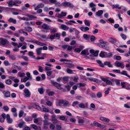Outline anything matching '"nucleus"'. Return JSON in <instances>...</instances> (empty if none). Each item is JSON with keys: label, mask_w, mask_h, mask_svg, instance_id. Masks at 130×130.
<instances>
[{"label": "nucleus", "mask_w": 130, "mask_h": 130, "mask_svg": "<svg viewBox=\"0 0 130 130\" xmlns=\"http://www.w3.org/2000/svg\"><path fill=\"white\" fill-rule=\"evenodd\" d=\"M116 84L117 85H119L120 84V80L118 79H116L115 80Z\"/></svg>", "instance_id": "nucleus-54"}, {"label": "nucleus", "mask_w": 130, "mask_h": 130, "mask_svg": "<svg viewBox=\"0 0 130 130\" xmlns=\"http://www.w3.org/2000/svg\"><path fill=\"white\" fill-rule=\"evenodd\" d=\"M0 41L1 44L2 45H5L6 44H8L9 43L7 39L3 38H0Z\"/></svg>", "instance_id": "nucleus-6"}, {"label": "nucleus", "mask_w": 130, "mask_h": 130, "mask_svg": "<svg viewBox=\"0 0 130 130\" xmlns=\"http://www.w3.org/2000/svg\"><path fill=\"white\" fill-rule=\"evenodd\" d=\"M52 71L51 70L48 71L46 72V74L47 76H50L52 74Z\"/></svg>", "instance_id": "nucleus-63"}, {"label": "nucleus", "mask_w": 130, "mask_h": 130, "mask_svg": "<svg viewBox=\"0 0 130 130\" xmlns=\"http://www.w3.org/2000/svg\"><path fill=\"white\" fill-rule=\"evenodd\" d=\"M73 70L70 69L69 68H67V72L70 74H72L73 73Z\"/></svg>", "instance_id": "nucleus-29"}, {"label": "nucleus", "mask_w": 130, "mask_h": 130, "mask_svg": "<svg viewBox=\"0 0 130 130\" xmlns=\"http://www.w3.org/2000/svg\"><path fill=\"white\" fill-rule=\"evenodd\" d=\"M86 84L84 83H79L77 84L78 87L79 88L81 87H84L86 85Z\"/></svg>", "instance_id": "nucleus-20"}, {"label": "nucleus", "mask_w": 130, "mask_h": 130, "mask_svg": "<svg viewBox=\"0 0 130 130\" xmlns=\"http://www.w3.org/2000/svg\"><path fill=\"white\" fill-rule=\"evenodd\" d=\"M60 37V34L58 33L55 34L54 35H52L50 36V38L51 40L54 39H59Z\"/></svg>", "instance_id": "nucleus-2"}, {"label": "nucleus", "mask_w": 130, "mask_h": 130, "mask_svg": "<svg viewBox=\"0 0 130 130\" xmlns=\"http://www.w3.org/2000/svg\"><path fill=\"white\" fill-rule=\"evenodd\" d=\"M61 28L62 29L65 30L67 28L68 29L69 28V27L68 26H66L65 25L62 24L61 26Z\"/></svg>", "instance_id": "nucleus-35"}, {"label": "nucleus", "mask_w": 130, "mask_h": 130, "mask_svg": "<svg viewBox=\"0 0 130 130\" xmlns=\"http://www.w3.org/2000/svg\"><path fill=\"white\" fill-rule=\"evenodd\" d=\"M95 39V37L93 35L92 36L90 37V40L92 42L94 41Z\"/></svg>", "instance_id": "nucleus-61"}, {"label": "nucleus", "mask_w": 130, "mask_h": 130, "mask_svg": "<svg viewBox=\"0 0 130 130\" xmlns=\"http://www.w3.org/2000/svg\"><path fill=\"white\" fill-rule=\"evenodd\" d=\"M42 27L46 30H50L51 29L50 26L45 23H44L42 25Z\"/></svg>", "instance_id": "nucleus-8"}, {"label": "nucleus", "mask_w": 130, "mask_h": 130, "mask_svg": "<svg viewBox=\"0 0 130 130\" xmlns=\"http://www.w3.org/2000/svg\"><path fill=\"white\" fill-rule=\"evenodd\" d=\"M25 94L24 95L26 97H30L31 93L29 90L26 88H25L23 91Z\"/></svg>", "instance_id": "nucleus-5"}, {"label": "nucleus", "mask_w": 130, "mask_h": 130, "mask_svg": "<svg viewBox=\"0 0 130 130\" xmlns=\"http://www.w3.org/2000/svg\"><path fill=\"white\" fill-rule=\"evenodd\" d=\"M18 74L19 75V76L20 77H22L25 75V74L24 73H21L20 72L18 73Z\"/></svg>", "instance_id": "nucleus-41"}, {"label": "nucleus", "mask_w": 130, "mask_h": 130, "mask_svg": "<svg viewBox=\"0 0 130 130\" xmlns=\"http://www.w3.org/2000/svg\"><path fill=\"white\" fill-rule=\"evenodd\" d=\"M68 104L69 102L68 101H66L65 102L64 101L63 105L64 107H67L68 106Z\"/></svg>", "instance_id": "nucleus-60"}, {"label": "nucleus", "mask_w": 130, "mask_h": 130, "mask_svg": "<svg viewBox=\"0 0 130 130\" xmlns=\"http://www.w3.org/2000/svg\"><path fill=\"white\" fill-rule=\"evenodd\" d=\"M25 119L27 122L31 121L32 120V118L30 117L29 116H27L25 117Z\"/></svg>", "instance_id": "nucleus-25"}, {"label": "nucleus", "mask_w": 130, "mask_h": 130, "mask_svg": "<svg viewBox=\"0 0 130 130\" xmlns=\"http://www.w3.org/2000/svg\"><path fill=\"white\" fill-rule=\"evenodd\" d=\"M26 75L29 79H32V77L30 76V74L28 72L26 73Z\"/></svg>", "instance_id": "nucleus-59"}, {"label": "nucleus", "mask_w": 130, "mask_h": 130, "mask_svg": "<svg viewBox=\"0 0 130 130\" xmlns=\"http://www.w3.org/2000/svg\"><path fill=\"white\" fill-rule=\"evenodd\" d=\"M89 80L91 81H93L94 82H96L98 81V79L96 78H89Z\"/></svg>", "instance_id": "nucleus-44"}, {"label": "nucleus", "mask_w": 130, "mask_h": 130, "mask_svg": "<svg viewBox=\"0 0 130 130\" xmlns=\"http://www.w3.org/2000/svg\"><path fill=\"white\" fill-rule=\"evenodd\" d=\"M80 29L82 31L85 32L89 30V28L87 27H82L80 28Z\"/></svg>", "instance_id": "nucleus-16"}, {"label": "nucleus", "mask_w": 130, "mask_h": 130, "mask_svg": "<svg viewBox=\"0 0 130 130\" xmlns=\"http://www.w3.org/2000/svg\"><path fill=\"white\" fill-rule=\"evenodd\" d=\"M120 73L123 75H125L128 77L129 75L127 73V71H123L122 72H120Z\"/></svg>", "instance_id": "nucleus-33"}, {"label": "nucleus", "mask_w": 130, "mask_h": 130, "mask_svg": "<svg viewBox=\"0 0 130 130\" xmlns=\"http://www.w3.org/2000/svg\"><path fill=\"white\" fill-rule=\"evenodd\" d=\"M103 52H101L99 55L100 56L102 57H105L106 53H105L104 52V53H103Z\"/></svg>", "instance_id": "nucleus-42"}, {"label": "nucleus", "mask_w": 130, "mask_h": 130, "mask_svg": "<svg viewBox=\"0 0 130 130\" xmlns=\"http://www.w3.org/2000/svg\"><path fill=\"white\" fill-rule=\"evenodd\" d=\"M9 57L10 58L13 60L15 59L16 58V57L14 55L12 54L10 55Z\"/></svg>", "instance_id": "nucleus-39"}, {"label": "nucleus", "mask_w": 130, "mask_h": 130, "mask_svg": "<svg viewBox=\"0 0 130 130\" xmlns=\"http://www.w3.org/2000/svg\"><path fill=\"white\" fill-rule=\"evenodd\" d=\"M84 120L82 119H78V123L80 124H82L84 122Z\"/></svg>", "instance_id": "nucleus-46"}, {"label": "nucleus", "mask_w": 130, "mask_h": 130, "mask_svg": "<svg viewBox=\"0 0 130 130\" xmlns=\"http://www.w3.org/2000/svg\"><path fill=\"white\" fill-rule=\"evenodd\" d=\"M100 43H98V45L100 47H101L102 48L105 49L107 50H109V47L106 45V44L107 43L105 41H102V40H100Z\"/></svg>", "instance_id": "nucleus-1"}, {"label": "nucleus", "mask_w": 130, "mask_h": 130, "mask_svg": "<svg viewBox=\"0 0 130 130\" xmlns=\"http://www.w3.org/2000/svg\"><path fill=\"white\" fill-rule=\"evenodd\" d=\"M5 96L6 97H9L10 96V93L9 92L7 91L5 94Z\"/></svg>", "instance_id": "nucleus-28"}, {"label": "nucleus", "mask_w": 130, "mask_h": 130, "mask_svg": "<svg viewBox=\"0 0 130 130\" xmlns=\"http://www.w3.org/2000/svg\"><path fill=\"white\" fill-rule=\"evenodd\" d=\"M38 91L40 94H42L44 93V91L43 87H42L41 88L38 89Z\"/></svg>", "instance_id": "nucleus-19"}, {"label": "nucleus", "mask_w": 130, "mask_h": 130, "mask_svg": "<svg viewBox=\"0 0 130 130\" xmlns=\"http://www.w3.org/2000/svg\"><path fill=\"white\" fill-rule=\"evenodd\" d=\"M34 108L39 110H40L41 109V108L40 106L36 105H34Z\"/></svg>", "instance_id": "nucleus-40"}, {"label": "nucleus", "mask_w": 130, "mask_h": 130, "mask_svg": "<svg viewBox=\"0 0 130 130\" xmlns=\"http://www.w3.org/2000/svg\"><path fill=\"white\" fill-rule=\"evenodd\" d=\"M121 37L124 40H125L126 39V35L124 34H121Z\"/></svg>", "instance_id": "nucleus-49"}, {"label": "nucleus", "mask_w": 130, "mask_h": 130, "mask_svg": "<svg viewBox=\"0 0 130 130\" xmlns=\"http://www.w3.org/2000/svg\"><path fill=\"white\" fill-rule=\"evenodd\" d=\"M67 14V12H62L60 14H58L57 17L58 18H61L63 17L66 16Z\"/></svg>", "instance_id": "nucleus-13"}, {"label": "nucleus", "mask_w": 130, "mask_h": 130, "mask_svg": "<svg viewBox=\"0 0 130 130\" xmlns=\"http://www.w3.org/2000/svg\"><path fill=\"white\" fill-rule=\"evenodd\" d=\"M84 23L86 25L89 26L90 25L89 21L85 20Z\"/></svg>", "instance_id": "nucleus-31"}, {"label": "nucleus", "mask_w": 130, "mask_h": 130, "mask_svg": "<svg viewBox=\"0 0 130 130\" xmlns=\"http://www.w3.org/2000/svg\"><path fill=\"white\" fill-rule=\"evenodd\" d=\"M65 87L67 89V90L68 91H69L70 90L71 87L69 85H68L67 86H65Z\"/></svg>", "instance_id": "nucleus-64"}, {"label": "nucleus", "mask_w": 130, "mask_h": 130, "mask_svg": "<svg viewBox=\"0 0 130 130\" xmlns=\"http://www.w3.org/2000/svg\"><path fill=\"white\" fill-rule=\"evenodd\" d=\"M42 50V48L40 47V48H38L36 50V52L37 54L38 55H39L41 54V51Z\"/></svg>", "instance_id": "nucleus-18"}, {"label": "nucleus", "mask_w": 130, "mask_h": 130, "mask_svg": "<svg viewBox=\"0 0 130 130\" xmlns=\"http://www.w3.org/2000/svg\"><path fill=\"white\" fill-rule=\"evenodd\" d=\"M79 103L78 101H74L72 105L73 106H75L76 105L78 104Z\"/></svg>", "instance_id": "nucleus-53"}, {"label": "nucleus", "mask_w": 130, "mask_h": 130, "mask_svg": "<svg viewBox=\"0 0 130 130\" xmlns=\"http://www.w3.org/2000/svg\"><path fill=\"white\" fill-rule=\"evenodd\" d=\"M81 54L83 55H88L89 54L87 49L82 50L81 53Z\"/></svg>", "instance_id": "nucleus-10"}, {"label": "nucleus", "mask_w": 130, "mask_h": 130, "mask_svg": "<svg viewBox=\"0 0 130 130\" xmlns=\"http://www.w3.org/2000/svg\"><path fill=\"white\" fill-rule=\"evenodd\" d=\"M103 10H99L95 13V15L98 17H100L103 14Z\"/></svg>", "instance_id": "nucleus-14"}, {"label": "nucleus", "mask_w": 130, "mask_h": 130, "mask_svg": "<svg viewBox=\"0 0 130 130\" xmlns=\"http://www.w3.org/2000/svg\"><path fill=\"white\" fill-rule=\"evenodd\" d=\"M62 5L64 6L70 8L74 7L73 5L70 2H65L62 3Z\"/></svg>", "instance_id": "nucleus-4"}, {"label": "nucleus", "mask_w": 130, "mask_h": 130, "mask_svg": "<svg viewBox=\"0 0 130 130\" xmlns=\"http://www.w3.org/2000/svg\"><path fill=\"white\" fill-rule=\"evenodd\" d=\"M43 111L42 112H49V110L47 108L45 107L43 108L42 109Z\"/></svg>", "instance_id": "nucleus-38"}, {"label": "nucleus", "mask_w": 130, "mask_h": 130, "mask_svg": "<svg viewBox=\"0 0 130 130\" xmlns=\"http://www.w3.org/2000/svg\"><path fill=\"white\" fill-rule=\"evenodd\" d=\"M59 61L61 62H71V63H72V62L71 61L65 59H60L59 60Z\"/></svg>", "instance_id": "nucleus-27"}, {"label": "nucleus", "mask_w": 130, "mask_h": 130, "mask_svg": "<svg viewBox=\"0 0 130 130\" xmlns=\"http://www.w3.org/2000/svg\"><path fill=\"white\" fill-rule=\"evenodd\" d=\"M79 78L77 76H76L74 77L73 81L75 82H77L78 80V79Z\"/></svg>", "instance_id": "nucleus-58"}, {"label": "nucleus", "mask_w": 130, "mask_h": 130, "mask_svg": "<svg viewBox=\"0 0 130 130\" xmlns=\"http://www.w3.org/2000/svg\"><path fill=\"white\" fill-rule=\"evenodd\" d=\"M39 70L40 72H42L43 71V68L41 67V66H39Z\"/></svg>", "instance_id": "nucleus-57"}, {"label": "nucleus", "mask_w": 130, "mask_h": 130, "mask_svg": "<svg viewBox=\"0 0 130 130\" xmlns=\"http://www.w3.org/2000/svg\"><path fill=\"white\" fill-rule=\"evenodd\" d=\"M83 37L84 38L86 39H88L90 37V35L84 34L83 35Z\"/></svg>", "instance_id": "nucleus-36"}, {"label": "nucleus", "mask_w": 130, "mask_h": 130, "mask_svg": "<svg viewBox=\"0 0 130 130\" xmlns=\"http://www.w3.org/2000/svg\"><path fill=\"white\" fill-rule=\"evenodd\" d=\"M43 122L44 125H48L50 124V123L48 122V120H44Z\"/></svg>", "instance_id": "nucleus-51"}, {"label": "nucleus", "mask_w": 130, "mask_h": 130, "mask_svg": "<svg viewBox=\"0 0 130 130\" xmlns=\"http://www.w3.org/2000/svg\"><path fill=\"white\" fill-rule=\"evenodd\" d=\"M114 64L115 66L117 67H120L122 69L124 68V65H123L122 63L117 61L115 62Z\"/></svg>", "instance_id": "nucleus-7"}, {"label": "nucleus", "mask_w": 130, "mask_h": 130, "mask_svg": "<svg viewBox=\"0 0 130 130\" xmlns=\"http://www.w3.org/2000/svg\"><path fill=\"white\" fill-rule=\"evenodd\" d=\"M51 32L52 33H55L57 31V30L55 28H54L52 29H50Z\"/></svg>", "instance_id": "nucleus-50"}, {"label": "nucleus", "mask_w": 130, "mask_h": 130, "mask_svg": "<svg viewBox=\"0 0 130 130\" xmlns=\"http://www.w3.org/2000/svg\"><path fill=\"white\" fill-rule=\"evenodd\" d=\"M8 4V6L9 7H12L13 6L15 5L14 1L11 0L7 2Z\"/></svg>", "instance_id": "nucleus-12"}, {"label": "nucleus", "mask_w": 130, "mask_h": 130, "mask_svg": "<svg viewBox=\"0 0 130 130\" xmlns=\"http://www.w3.org/2000/svg\"><path fill=\"white\" fill-rule=\"evenodd\" d=\"M24 28L25 29V30L26 31H27L29 32L31 31L32 30V28L29 27H25Z\"/></svg>", "instance_id": "nucleus-26"}, {"label": "nucleus", "mask_w": 130, "mask_h": 130, "mask_svg": "<svg viewBox=\"0 0 130 130\" xmlns=\"http://www.w3.org/2000/svg\"><path fill=\"white\" fill-rule=\"evenodd\" d=\"M79 107L82 108H84L85 107V105L83 103H81L79 104Z\"/></svg>", "instance_id": "nucleus-47"}, {"label": "nucleus", "mask_w": 130, "mask_h": 130, "mask_svg": "<svg viewBox=\"0 0 130 130\" xmlns=\"http://www.w3.org/2000/svg\"><path fill=\"white\" fill-rule=\"evenodd\" d=\"M93 124L94 126L98 127L101 128L102 126V124H101L96 121H94Z\"/></svg>", "instance_id": "nucleus-17"}, {"label": "nucleus", "mask_w": 130, "mask_h": 130, "mask_svg": "<svg viewBox=\"0 0 130 130\" xmlns=\"http://www.w3.org/2000/svg\"><path fill=\"white\" fill-rule=\"evenodd\" d=\"M25 123L24 122L20 123L18 124L19 127L20 128H22Z\"/></svg>", "instance_id": "nucleus-45"}, {"label": "nucleus", "mask_w": 130, "mask_h": 130, "mask_svg": "<svg viewBox=\"0 0 130 130\" xmlns=\"http://www.w3.org/2000/svg\"><path fill=\"white\" fill-rule=\"evenodd\" d=\"M96 62L97 63L99 64H100V66L103 68L104 67V64L102 63L101 61L100 60H96Z\"/></svg>", "instance_id": "nucleus-23"}, {"label": "nucleus", "mask_w": 130, "mask_h": 130, "mask_svg": "<svg viewBox=\"0 0 130 130\" xmlns=\"http://www.w3.org/2000/svg\"><path fill=\"white\" fill-rule=\"evenodd\" d=\"M5 87L4 84L1 82H0V88L4 89L5 88Z\"/></svg>", "instance_id": "nucleus-43"}, {"label": "nucleus", "mask_w": 130, "mask_h": 130, "mask_svg": "<svg viewBox=\"0 0 130 130\" xmlns=\"http://www.w3.org/2000/svg\"><path fill=\"white\" fill-rule=\"evenodd\" d=\"M50 127L51 129L54 130L55 128V125L53 124H51L50 126Z\"/></svg>", "instance_id": "nucleus-55"}, {"label": "nucleus", "mask_w": 130, "mask_h": 130, "mask_svg": "<svg viewBox=\"0 0 130 130\" xmlns=\"http://www.w3.org/2000/svg\"><path fill=\"white\" fill-rule=\"evenodd\" d=\"M70 120L71 122L72 123H74L75 122L76 120L74 118H70Z\"/></svg>", "instance_id": "nucleus-62"}, {"label": "nucleus", "mask_w": 130, "mask_h": 130, "mask_svg": "<svg viewBox=\"0 0 130 130\" xmlns=\"http://www.w3.org/2000/svg\"><path fill=\"white\" fill-rule=\"evenodd\" d=\"M56 116L55 115H53L52 116V121H55L56 120Z\"/></svg>", "instance_id": "nucleus-48"}, {"label": "nucleus", "mask_w": 130, "mask_h": 130, "mask_svg": "<svg viewBox=\"0 0 130 130\" xmlns=\"http://www.w3.org/2000/svg\"><path fill=\"white\" fill-rule=\"evenodd\" d=\"M89 7H95L96 5L92 2L90 3L89 4Z\"/></svg>", "instance_id": "nucleus-52"}, {"label": "nucleus", "mask_w": 130, "mask_h": 130, "mask_svg": "<svg viewBox=\"0 0 130 130\" xmlns=\"http://www.w3.org/2000/svg\"><path fill=\"white\" fill-rule=\"evenodd\" d=\"M109 42L113 44L116 43L117 42V41L116 39H114L111 38H109Z\"/></svg>", "instance_id": "nucleus-21"}, {"label": "nucleus", "mask_w": 130, "mask_h": 130, "mask_svg": "<svg viewBox=\"0 0 130 130\" xmlns=\"http://www.w3.org/2000/svg\"><path fill=\"white\" fill-rule=\"evenodd\" d=\"M96 95L98 98H101L102 95V93L101 92H98L97 93Z\"/></svg>", "instance_id": "nucleus-56"}, {"label": "nucleus", "mask_w": 130, "mask_h": 130, "mask_svg": "<svg viewBox=\"0 0 130 130\" xmlns=\"http://www.w3.org/2000/svg\"><path fill=\"white\" fill-rule=\"evenodd\" d=\"M44 5L42 3H39L35 7V10H36L40 8H43L44 7Z\"/></svg>", "instance_id": "nucleus-9"}, {"label": "nucleus", "mask_w": 130, "mask_h": 130, "mask_svg": "<svg viewBox=\"0 0 130 130\" xmlns=\"http://www.w3.org/2000/svg\"><path fill=\"white\" fill-rule=\"evenodd\" d=\"M32 127L35 130H37L38 129V127L35 124H32L31 125Z\"/></svg>", "instance_id": "nucleus-34"}, {"label": "nucleus", "mask_w": 130, "mask_h": 130, "mask_svg": "<svg viewBox=\"0 0 130 130\" xmlns=\"http://www.w3.org/2000/svg\"><path fill=\"white\" fill-rule=\"evenodd\" d=\"M51 83L57 89L60 90L62 89V88L60 87V86H61V84H59L56 82L54 81L53 80H51Z\"/></svg>", "instance_id": "nucleus-3"}, {"label": "nucleus", "mask_w": 130, "mask_h": 130, "mask_svg": "<svg viewBox=\"0 0 130 130\" xmlns=\"http://www.w3.org/2000/svg\"><path fill=\"white\" fill-rule=\"evenodd\" d=\"M11 80L9 79L6 80L5 82L6 84L8 85H10L11 83Z\"/></svg>", "instance_id": "nucleus-37"}, {"label": "nucleus", "mask_w": 130, "mask_h": 130, "mask_svg": "<svg viewBox=\"0 0 130 130\" xmlns=\"http://www.w3.org/2000/svg\"><path fill=\"white\" fill-rule=\"evenodd\" d=\"M27 16V17L29 18H30L31 19H30V20H32V19H37V17L35 16L34 15H29V14H27L26 15Z\"/></svg>", "instance_id": "nucleus-24"}, {"label": "nucleus", "mask_w": 130, "mask_h": 130, "mask_svg": "<svg viewBox=\"0 0 130 130\" xmlns=\"http://www.w3.org/2000/svg\"><path fill=\"white\" fill-rule=\"evenodd\" d=\"M49 116V115L47 113H45L44 115V118L45 119L44 120H48V117Z\"/></svg>", "instance_id": "nucleus-32"}, {"label": "nucleus", "mask_w": 130, "mask_h": 130, "mask_svg": "<svg viewBox=\"0 0 130 130\" xmlns=\"http://www.w3.org/2000/svg\"><path fill=\"white\" fill-rule=\"evenodd\" d=\"M24 112L22 110H20L19 114V117L21 118L22 117L23 115Z\"/></svg>", "instance_id": "nucleus-30"}, {"label": "nucleus", "mask_w": 130, "mask_h": 130, "mask_svg": "<svg viewBox=\"0 0 130 130\" xmlns=\"http://www.w3.org/2000/svg\"><path fill=\"white\" fill-rule=\"evenodd\" d=\"M104 53H106L105 55V57L110 58L112 55V54L111 53H109L107 54L106 52H104Z\"/></svg>", "instance_id": "nucleus-22"}, {"label": "nucleus", "mask_w": 130, "mask_h": 130, "mask_svg": "<svg viewBox=\"0 0 130 130\" xmlns=\"http://www.w3.org/2000/svg\"><path fill=\"white\" fill-rule=\"evenodd\" d=\"M6 118L7 120V122L8 123H11L12 122L13 120L12 119L10 118V116L9 115H7Z\"/></svg>", "instance_id": "nucleus-11"}, {"label": "nucleus", "mask_w": 130, "mask_h": 130, "mask_svg": "<svg viewBox=\"0 0 130 130\" xmlns=\"http://www.w3.org/2000/svg\"><path fill=\"white\" fill-rule=\"evenodd\" d=\"M104 65L107 66L110 68H112L113 67L112 65L111 64L109 61H106L104 63Z\"/></svg>", "instance_id": "nucleus-15"}]
</instances>
